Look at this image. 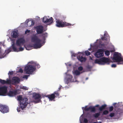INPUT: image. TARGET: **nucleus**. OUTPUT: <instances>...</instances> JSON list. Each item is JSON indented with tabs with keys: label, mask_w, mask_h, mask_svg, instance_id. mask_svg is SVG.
Segmentation results:
<instances>
[{
	"label": "nucleus",
	"mask_w": 123,
	"mask_h": 123,
	"mask_svg": "<svg viewBox=\"0 0 123 123\" xmlns=\"http://www.w3.org/2000/svg\"><path fill=\"white\" fill-rule=\"evenodd\" d=\"M31 41L32 42L35 43L31 46V47H33L34 49L40 48L43 45L41 43V40L39 39L36 35L32 37Z\"/></svg>",
	"instance_id": "nucleus-1"
},
{
	"label": "nucleus",
	"mask_w": 123,
	"mask_h": 123,
	"mask_svg": "<svg viewBox=\"0 0 123 123\" xmlns=\"http://www.w3.org/2000/svg\"><path fill=\"white\" fill-rule=\"evenodd\" d=\"M36 67L38 68H40V65L36 64L35 65H28L25 67V70L27 74H32L36 69Z\"/></svg>",
	"instance_id": "nucleus-2"
},
{
	"label": "nucleus",
	"mask_w": 123,
	"mask_h": 123,
	"mask_svg": "<svg viewBox=\"0 0 123 123\" xmlns=\"http://www.w3.org/2000/svg\"><path fill=\"white\" fill-rule=\"evenodd\" d=\"M112 60L115 62H117L118 64H123V60L120 53L115 52L113 55Z\"/></svg>",
	"instance_id": "nucleus-3"
},
{
	"label": "nucleus",
	"mask_w": 123,
	"mask_h": 123,
	"mask_svg": "<svg viewBox=\"0 0 123 123\" xmlns=\"http://www.w3.org/2000/svg\"><path fill=\"white\" fill-rule=\"evenodd\" d=\"M94 63L100 65H104L106 63L109 64L110 62L109 59L106 57H102L99 59H96Z\"/></svg>",
	"instance_id": "nucleus-4"
},
{
	"label": "nucleus",
	"mask_w": 123,
	"mask_h": 123,
	"mask_svg": "<svg viewBox=\"0 0 123 123\" xmlns=\"http://www.w3.org/2000/svg\"><path fill=\"white\" fill-rule=\"evenodd\" d=\"M56 26L58 27H63L68 26H71V24L64 22L62 20H57L56 21Z\"/></svg>",
	"instance_id": "nucleus-5"
},
{
	"label": "nucleus",
	"mask_w": 123,
	"mask_h": 123,
	"mask_svg": "<svg viewBox=\"0 0 123 123\" xmlns=\"http://www.w3.org/2000/svg\"><path fill=\"white\" fill-rule=\"evenodd\" d=\"M28 104V99L26 97L23 98V99L20 101V107L22 110L26 108Z\"/></svg>",
	"instance_id": "nucleus-6"
},
{
	"label": "nucleus",
	"mask_w": 123,
	"mask_h": 123,
	"mask_svg": "<svg viewBox=\"0 0 123 123\" xmlns=\"http://www.w3.org/2000/svg\"><path fill=\"white\" fill-rule=\"evenodd\" d=\"M33 98L35 100H37L34 101L35 103H37L41 102V99L42 98L41 96L39 94L35 93L33 94Z\"/></svg>",
	"instance_id": "nucleus-7"
},
{
	"label": "nucleus",
	"mask_w": 123,
	"mask_h": 123,
	"mask_svg": "<svg viewBox=\"0 0 123 123\" xmlns=\"http://www.w3.org/2000/svg\"><path fill=\"white\" fill-rule=\"evenodd\" d=\"M0 111L3 113L8 112L9 111V108L6 105H0Z\"/></svg>",
	"instance_id": "nucleus-8"
},
{
	"label": "nucleus",
	"mask_w": 123,
	"mask_h": 123,
	"mask_svg": "<svg viewBox=\"0 0 123 123\" xmlns=\"http://www.w3.org/2000/svg\"><path fill=\"white\" fill-rule=\"evenodd\" d=\"M104 50L103 49H99L94 54L95 56L97 58H98L104 55Z\"/></svg>",
	"instance_id": "nucleus-9"
},
{
	"label": "nucleus",
	"mask_w": 123,
	"mask_h": 123,
	"mask_svg": "<svg viewBox=\"0 0 123 123\" xmlns=\"http://www.w3.org/2000/svg\"><path fill=\"white\" fill-rule=\"evenodd\" d=\"M25 43V41L23 38H18L16 41V45L19 47H21Z\"/></svg>",
	"instance_id": "nucleus-10"
},
{
	"label": "nucleus",
	"mask_w": 123,
	"mask_h": 123,
	"mask_svg": "<svg viewBox=\"0 0 123 123\" xmlns=\"http://www.w3.org/2000/svg\"><path fill=\"white\" fill-rule=\"evenodd\" d=\"M7 88L5 86L0 87V96L6 95L7 92Z\"/></svg>",
	"instance_id": "nucleus-11"
},
{
	"label": "nucleus",
	"mask_w": 123,
	"mask_h": 123,
	"mask_svg": "<svg viewBox=\"0 0 123 123\" xmlns=\"http://www.w3.org/2000/svg\"><path fill=\"white\" fill-rule=\"evenodd\" d=\"M43 27L42 25H38L35 27L36 31L38 34H41L43 32Z\"/></svg>",
	"instance_id": "nucleus-12"
},
{
	"label": "nucleus",
	"mask_w": 123,
	"mask_h": 123,
	"mask_svg": "<svg viewBox=\"0 0 123 123\" xmlns=\"http://www.w3.org/2000/svg\"><path fill=\"white\" fill-rule=\"evenodd\" d=\"M43 22L45 23L50 22L49 24H51L53 23V19L52 17H50L49 19L47 18L45 16L43 18Z\"/></svg>",
	"instance_id": "nucleus-13"
},
{
	"label": "nucleus",
	"mask_w": 123,
	"mask_h": 123,
	"mask_svg": "<svg viewBox=\"0 0 123 123\" xmlns=\"http://www.w3.org/2000/svg\"><path fill=\"white\" fill-rule=\"evenodd\" d=\"M17 94V91L16 90H10L7 93V95L11 97H13Z\"/></svg>",
	"instance_id": "nucleus-14"
},
{
	"label": "nucleus",
	"mask_w": 123,
	"mask_h": 123,
	"mask_svg": "<svg viewBox=\"0 0 123 123\" xmlns=\"http://www.w3.org/2000/svg\"><path fill=\"white\" fill-rule=\"evenodd\" d=\"M12 51V50L11 49V47H10L7 50L5 51V53L4 54L0 56V58H4L7 54H8Z\"/></svg>",
	"instance_id": "nucleus-15"
},
{
	"label": "nucleus",
	"mask_w": 123,
	"mask_h": 123,
	"mask_svg": "<svg viewBox=\"0 0 123 123\" xmlns=\"http://www.w3.org/2000/svg\"><path fill=\"white\" fill-rule=\"evenodd\" d=\"M12 82L14 84L19 83L20 81L19 78L17 77H13L12 79Z\"/></svg>",
	"instance_id": "nucleus-16"
},
{
	"label": "nucleus",
	"mask_w": 123,
	"mask_h": 123,
	"mask_svg": "<svg viewBox=\"0 0 123 123\" xmlns=\"http://www.w3.org/2000/svg\"><path fill=\"white\" fill-rule=\"evenodd\" d=\"M18 31L16 30L12 31V32L11 35L12 37L16 38L18 37Z\"/></svg>",
	"instance_id": "nucleus-17"
},
{
	"label": "nucleus",
	"mask_w": 123,
	"mask_h": 123,
	"mask_svg": "<svg viewBox=\"0 0 123 123\" xmlns=\"http://www.w3.org/2000/svg\"><path fill=\"white\" fill-rule=\"evenodd\" d=\"M77 58L81 62H85L86 60V58L84 57L81 55H77Z\"/></svg>",
	"instance_id": "nucleus-18"
},
{
	"label": "nucleus",
	"mask_w": 123,
	"mask_h": 123,
	"mask_svg": "<svg viewBox=\"0 0 123 123\" xmlns=\"http://www.w3.org/2000/svg\"><path fill=\"white\" fill-rule=\"evenodd\" d=\"M46 97L48 98L50 100L52 101L54 99L56 96L54 93H52L50 95H47Z\"/></svg>",
	"instance_id": "nucleus-19"
},
{
	"label": "nucleus",
	"mask_w": 123,
	"mask_h": 123,
	"mask_svg": "<svg viewBox=\"0 0 123 123\" xmlns=\"http://www.w3.org/2000/svg\"><path fill=\"white\" fill-rule=\"evenodd\" d=\"M0 82L2 84H9L11 83V81L7 79L6 81L4 80H2L0 79Z\"/></svg>",
	"instance_id": "nucleus-20"
},
{
	"label": "nucleus",
	"mask_w": 123,
	"mask_h": 123,
	"mask_svg": "<svg viewBox=\"0 0 123 123\" xmlns=\"http://www.w3.org/2000/svg\"><path fill=\"white\" fill-rule=\"evenodd\" d=\"M10 47L11 48V49L12 50V51L18 52L17 51V49L16 48L15 46V43H13Z\"/></svg>",
	"instance_id": "nucleus-21"
},
{
	"label": "nucleus",
	"mask_w": 123,
	"mask_h": 123,
	"mask_svg": "<svg viewBox=\"0 0 123 123\" xmlns=\"http://www.w3.org/2000/svg\"><path fill=\"white\" fill-rule=\"evenodd\" d=\"M41 36L42 37V39L44 40H45L46 39V38L47 36V33L46 32L44 33H43L41 35Z\"/></svg>",
	"instance_id": "nucleus-22"
},
{
	"label": "nucleus",
	"mask_w": 123,
	"mask_h": 123,
	"mask_svg": "<svg viewBox=\"0 0 123 123\" xmlns=\"http://www.w3.org/2000/svg\"><path fill=\"white\" fill-rule=\"evenodd\" d=\"M106 106L107 105L106 104H104L102 105L99 108V111H102L103 110L105 109Z\"/></svg>",
	"instance_id": "nucleus-23"
},
{
	"label": "nucleus",
	"mask_w": 123,
	"mask_h": 123,
	"mask_svg": "<svg viewBox=\"0 0 123 123\" xmlns=\"http://www.w3.org/2000/svg\"><path fill=\"white\" fill-rule=\"evenodd\" d=\"M89 110L91 111V112H95L96 111V109L94 107H92V106L89 107Z\"/></svg>",
	"instance_id": "nucleus-24"
},
{
	"label": "nucleus",
	"mask_w": 123,
	"mask_h": 123,
	"mask_svg": "<svg viewBox=\"0 0 123 123\" xmlns=\"http://www.w3.org/2000/svg\"><path fill=\"white\" fill-rule=\"evenodd\" d=\"M108 38V36L106 35L105 34L104 35V37L101 38V39L102 40H107Z\"/></svg>",
	"instance_id": "nucleus-25"
},
{
	"label": "nucleus",
	"mask_w": 123,
	"mask_h": 123,
	"mask_svg": "<svg viewBox=\"0 0 123 123\" xmlns=\"http://www.w3.org/2000/svg\"><path fill=\"white\" fill-rule=\"evenodd\" d=\"M74 74L76 75H80V73L79 71L77 70L74 71Z\"/></svg>",
	"instance_id": "nucleus-26"
},
{
	"label": "nucleus",
	"mask_w": 123,
	"mask_h": 123,
	"mask_svg": "<svg viewBox=\"0 0 123 123\" xmlns=\"http://www.w3.org/2000/svg\"><path fill=\"white\" fill-rule=\"evenodd\" d=\"M89 107L88 108L87 107V106L85 107L84 108V107H82V109L83 110H84L85 111H88L89 110Z\"/></svg>",
	"instance_id": "nucleus-27"
},
{
	"label": "nucleus",
	"mask_w": 123,
	"mask_h": 123,
	"mask_svg": "<svg viewBox=\"0 0 123 123\" xmlns=\"http://www.w3.org/2000/svg\"><path fill=\"white\" fill-rule=\"evenodd\" d=\"M100 114L99 113H95L93 115L94 117L96 118H98L100 115Z\"/></svg>",
	"instance_id": "nucleus-28"
},
{
	"label": "nucleus",
	"mask_w": 123,
	"mask_h": 123,
	"mask_svg": "<svg viewBox=\"0 0 123 123\" xmlns=\"http://www.w3.org/2000/svg\"><path fill=\"white\" fill-rule=\"evenodd\" d=\"M105 54L107 56H109L110 54V51L108 50H106L105 51Z\"/></svg>",
	"instance_id": "nucleus-29"
},
{
	"label": "nucleus",
	"mask_w": 123,
	"mask_h": 123,
	"mask_svg": "<svg viewBox=\"0 0 123 123\" xmlns=\"http://www.w3.org/2000/svg\"><path fill=\"white\" fill-rule=\"evenodd\" d=\"M53 93H54L55 95L56 96H59V93L58 91L55 92Z\"/></svg>",
	"instance_id": "nucleus-30"
},
{
	"label": "nucleus",
	"mask_w": 123,
	"mask_h": 123,
	"mask_svg": "<svg viewBox=\"0 0 123 123\" xmlns=\"http://www.w3.org/2000/svg\"><path fill=\"white\" fill-rule=\"evenodd\" d=\"M86 55L87 56L91 54V53L88 50L86 51L85 52Z\"/></svg>",
	"instance_id": "nucleus-31"
},
{
	"label": "nucleus",
	"mask_w": 123,
	"mask_h": 123,
	"mask_svg": "<svg viewBox=\"0 0 123 123\" xmlns=\"http://www.w3.org/2000/svg\"><path fill=\"white\" fill-rule=\"evenodd\" d=\"M23 98L20 95L18 97V99L20 101L22 100Z\"/></svg>",
	"instance_id": "nucleus-32"
},
{
	"label": "nucleus",
	"mask_w": 123,
	"mask_h": 123,
	"mask_svg": "<svg viewBox=\"0 0 123 123\" xmlns=\"http://www.w3.org/2000/svg\"><path fill=\"white\" fill-rule=\"evenodd\" d=\"M109 113V111L107 110H105L104 111L103 113V115H107Z\"/></svg>",
	"instance_id": "nucleus-33"
},
{
	"label": "nucleus",
	"mask_w": 123,
	"mask_h": 123,
	"mask_svg": "<svg viewBox=\"0 0 123 123\" xmlns=\"http://www.w3.org/2000/svg\"><path fill=\"white\" fill-rule=\"evenodd\" d=\"M113 107L112 106H111L109 108V111H112L113 109Z\"/></svg>",
	"instance_id": "nucleus-34"
},
{
	"label": "nucleus",
	"mask_w": 123,
	"mask_h": 123,
	"mask_svg": "<svg viewBox=\"0 0 123 123\" xmlns=\"http://www.w3.org/2000/svg\"><path fill=\"white\" fill-rule=\"evenodd\" d=\"M21 89H25L26 90H28V88H27V87L26 86H22L20 87Z\"/></svg>",
	"instance_id": "nucleus-35"
},
{
	"label": "nucleus",
	"mask_w": 123,
	"mask_h": 123,
	"mask_svg": "<svg viewBox=\"0 0 123 123\" xmlns=\"http://www.w3.org/2000/svg\"><path fill=\"white\" fill-rule=\"evenodd\" d=\"M69 78L68 79V80H71L73 78L72 76L71 75H69Z\"/></svg>",
	"instance_id": "nucleus-36"
},
{
	"label": "nucleus",
	"mask_w": 123,
	"mask_h": 123,
	"mask_svg": "<svg viewBox=\"0 0 123 123\" xmlns=\"http://www.w3.org/2000/svg\"><path fill=\"white\" fill-rule=\"evenodd\" d=\"M115 115V113H111L110 114L109 116L111 117H112L114 116Z\"/></svg>",
	"instance_id": "nucleus-37"
},
{
	"label": "nucleus",
	"mask_w": 123,
	"mask_h": 123,
	"mask_svg": "<svg viewBox=\"0 0 123 123\" xmlns=\"http://www.w3.org/2000/svg\"><path fill=\"white\" fill-rule=\"evenodd\" d=\"M83 69V68L82 66H80L78 68V69L80 71H82Z\"/></svg>",
	"instance_id": "nucleus-38"
},
{
	"label": "nucleus",
	"mask_w": 123,
	"mask_h": 123,
	"mask_svg": "<svg viewBox=\"0 0 123 123\" xmlns=\"http://www.w3.org/2000/svg\"><path fill=\"white\" fill-rule=\"evenodd\" d=\"M83 122L84 123H87L88 122V120L86 118H85L84 119Z\"/></svg>",
	"instance_id": "nucleus-39"
},
{
	"label": "nucleus",
	"mask_w": 123,
	"mask_h": 123,
	"mask_svg": "<svg viewBox=\"0 0 123 123\" xmlns=\"http://www.w3.org/2000/svg\"><path fill=\"white\" fill-rule=\"evenodd\" d=\"M31 24L30 26H32L34 25L35 22L33 21H31Z\"/></svg>",
	"instance_id": "nucleus-40"
},
{
	"label": "nucleus",
	"mask_w": 123,
	"mask_h": 123,
	"mask_svg": "<svg viewBox=\"0 0 123 123\" xmlns=\"http://www.w3.org/2000/svg\"><path fill=\"white\" fill-rule=\"evenodd\" d=\"M20 47L19 48V51H22L24 50V48L21 47Z\"/></svg>",
	"instance_id": "nucleus-41"
},
{
	"label": "nucleus",
	"mask_w": 123,
	"mask_h": 123,
	"mask_svg": "<svg viewBox=\"0 0 123 123\" xmlns=\"http://www.w3.org/2000/svg\"><path fill=\"white\" fill-rule=\"evenodd\" d=\"M30 30H26V31H25V34H27L28 33H29L30 32Z\"/></svg>",
	"instance_id": "nucleus-42"
},
{
	"label": "nucleus",
	"mask_w": 123,
	"mask_h": 123,
	"mask_svg": "<svg viewBox=\"0 0 123 123\" xmlns=\"http://www.w3.org/2000/svg\"><path fill=\"white\" fill-rule=\"evenodd\" d=\"M13 71H9V73H8V74L9 75H12L13 74Z\"/></svg>",
	"instance_id": "nucleus-43"
},
{
	"label": "nucleus",
	"mask_w": 123,
	"mask_h": 123,
	"mask_svg": "<svg viewBox=\"0 0 123 123\" xmlns=\"http://www.w3.org/2000/svg\"><path fill=\"white\" fill-rule=\"evenodd\" d=\"M19 72H20L21 73H23V70L22 68H19Z\"/></svg>",
	"instance_id": "nucleus-44"
},
{
	"label": "nucleus",
	"mask_w": 123,
	"mask_h": 123,
	"mask_svg": "<svg viewBox=\"0 0 123 123\" xmlns=\"http://www.w3.org/2000/svg\"><path fill=\"white\" fill-rule=\"evenodd\" d=\"M111 67L112 68H115L116 67V65L115 64H113L111 65Z\"/></svg>",
	"instance_id": "nucleus-45"
},
{
	"label": "nucleus",
	"mask_w": 123,
	"mask_h": 123,
	"mask_svg": "<svg viewBox=\"0 0 123 123\" xmlns=\"http://www.w3.org/2000/svg\"><path fill=\"white\" fill-rule=\"evenodd\" d=\"M100 46H101V48L102 47H104L105 46V45L104 44H100Z\"/></svg>",
	"instance_id": "nucleus-46"
},
{
	"label": "nucleus",
	"mask_w": 123,
	"mask_h": 123,
	"mask_svg": "<svg viewBox=\"0 0 123 123\" xmlns=\"http://www.w3.org/2000/svg\"><path fill=\"white\" fill-rule=\"evenodd\" d=\"M77 55H79L77 54H75V53H73L72 55V56H74V57H75L76 56H77Z\"/></svg>",
	"instance_id": "nucleus-47"
},
{
	"label": "nucleus",
	"mask_w": 123,
	"mask_h": 123,
	"mask_svg": "<svg viewBox=\"0 0 123 123\" xmlns=\"http://www.w3.org/2000/svg\"><path fill=\"white\" fill-rule=\"evenodd\" d=\"M86 68H87L88 69H90L92 68V67L91 66H90L89 65H88L86 67Z\"/></svg>",
	"instance_id": "nucleus-48"
},
{
	"label": "nucleus",
	"mask_w": 123,
	"mask_h": 123,
	"mask_svg": "<svg viewBox=\"0 0 123 123\" xmlns=\"http://www.w3.org/2000/svg\"><path fill=\"white\" fill-rule=\"evenodd\" d=\"M17 111L18 112H19L20 111V108L19 107H18V108L17 109Z\"/></svg>",
	"instance_id": "nucleus-49"
},
{
	"label": "nucleus",
	"mask_w": 123,
	"mask_h": 123,
	"mask_svg": "<svg viewBox=\"0 0 123 123\" xmlns=\"http://www.w3.org/2000/svg\"><path fill=\"white\" fill-rule=\"evenodd\" d=\"M28 76L27 75H25L24 76L23 78H26V79H27L28 78Z\"/></svg>",
	"instance_id": "nucleus-50"
},
{
	"label": "nucleus",
	"mask_w": 123,
	"mask_h": 123,
	"mask_svg": "<svg viewBox=\"0 0 123 123\" xmlns=\"http://www.w3.org/2000/svg\"><path fill=\"white\" fill-rule=\"evenodd\" d=\"M29 21V19H27L25 21V22L26 23H28V22Z\"/></svg>",
	"instance_id": "nucleus-51"
},
{
	"label": "nucleus",
	"mask_w": 123,
	"mask_h": 123,
	"mask_svg": "<svg viewBox=\"0 0 123 123\" xmlns=\"http://www.w3.org/2000/svg\"><path fill=\"white\" fill-rule=\"evenodd\" d=\"M99 105H95L94 107H99Z\"/></svg>",
	"instance_id": "nucleus-52"
},
{
	"label": "nucleus",
	"mask_w": 123,
	"mask_h": 123,
	"mask_svg": "<svg viewBox=\"0 0 123 123\" xmlns=\"http://www.w3.org/2000/svg\"><path fill=\"white\" fill-rule=\"evenodd\" d=\"M61 88V87H59V88H58V89L59 90H60Z\"/></svg>",
	"instance_id": "nucleus-53"
},
{
	"label": "nucleus",
	"mask_w": 123,
	"mask_h": 123,
	"mask_svg": "<svg viewBox=\"0 0 123 123\" xmlns=\"http://www.w3.org/2000/svg\"><path fill=\"white\" fill-rule=\"evenodd\" d=\"M116 104V103H114V104H113V105H115Z\"/></svg>",
	"instance_id": "nucleus-54"
},
{
	"label": "nucleus",
	"mask_w": 123,
	"mask_h": 123,
	"mask_svg": "<svg viewBox=\"0 0 123 123\" xmlns=\"http://www.w3.org/2000/svg\"><path fill=\"white\" fill-rule=\"evenodd\" d=\"M88 79V78H86V80H87Z\"/></svg>",
	"instance_id": "nucleus-55"
},
{
	"label": "nucleus",
	"mask_w": 123,
	"mask_h": 123,
	"mask_svg": "<svg viewBox=\"0 0 123 123\" xmlns=\"http://www.w3.org/2000/svg\"><path fill=\"white\" fill-rule=\"evenodd\" d=\"M0 49H1V48L0 47V53H1V50H0Z\"/></svg>",
	"instance_id": "nucleus-56"
},
{
	"label": "nucleus",
	"mask_w": 123,
	"mask_h": 123,
	"mask_svg": "<svg viewBox=\"0 0 123 123\" xmlns=\"http://www.w3.org/2000/svg\"><path fill=\"white\" fill-rule=\"evenodd\" d=\"M120 111V110H117V112H118V111Z\"/></svg>",
	"instance_id": "nucleus-57"
},
{
	"label": "nucleus",
	"mask_w": 123,
	"mask_h": 123,
	"mask_svg": "<svg viewBox=\"0 0 123 123\" xmlns=\"http://www.w3.org/2000/svg\"><path fill=\"white\" fill-rule=\"evenodd\" d=\"M91 60H92V59L91 58Z\"/></svg>",
	"instance_id": "nucleus-58"
},
{
	"label": "nucleus",
	"mask_w": 123,
	"mask_h": 123,
	"mask_svg": "<svg viewBox=\"0 0 123 123\" xmlns=\"http://www.w3.org/2000/svg\"><path fill=\"white\" fill-rule=\"evenodd\" d=\"M88 50H90V49H88Z\"/></svg>",
	"instance_id": "nucleus-59"
},
{
	"label": "nucleus",
	"mask_w": 123,
	"mask_h": 123,
	"mask_svg": "<svg viewBox=\"0 0 123 123\" xmlns=\"http://www.w3.org/2000/svg\"><path fill=\"white\" fill-rule=\"evenodd\" d=\"M119 115L120 114V113H119Z\"/></svg>",
	"instance_id": "nucleus-60"
},
{
	"label": "nucleus",
	"mask_w": 123,
	"mask_h": 123,
	"mask_svg": "<svg viewBox=\"0 0 123 123\" xmlns=\"http://www.w3.org/2000/svg\"><path fill=\"white\" fill-rule=\"evenodd\" d=\"M122 111H121V113H122Z\"/></svg>",
	"instance_id": "nucleus-61"
},
{
	"label": "nucleus",
	"mask_w": 123,
	"mask_h": 123,
	"mask_svg": "<svg viewBox=\"0 0 123 123\" xmlns=\"http://www.w3.org/2000/svg\"><path fill=\"white\" fill-rule=\"evenodd\" d=\"M100 123H101V122H100Z\"/></svg>",
	"instance_id": "nucleus-62"
}]
</instances>
